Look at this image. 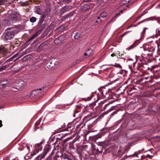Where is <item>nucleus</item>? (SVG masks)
Returning a JSON list of instances; mask_svg holds the SVG:
<instances>
[{
	"mask_svg": "<svg viewBox=\"0 0 160 160\" xmlns=\"http://www.w3.org/2000/svg\"><path fill=\"white\" fill-rule=\"evenodd\" d=\"M89 116H87L85 117L83 119V122H85L84 125H86L88 128V129L90 131H86V133L84 134V137H86L89 132H91V129L92 128L97 122L99 121L98 118L94 120V118H90Z\"/></svg>",
	"mask_w": 160,
	"mask_h": 160,
	"instance_id": "obj_1",
	"label": "nucleus"
},
{
	"mask_svg": "<svg viewBox=\"0 0 160 160\" xmlns=\"http://www.w3.org/2000/svg\"><path fill=\"white\" fill-rule=\"evenodd\" d=\"M20 25H15L13 27L8 28L7 30H10L13 29H15L13 30L7 32L5 36V39L6 41L11 40L13 38L15 35L17 34L18 31V29L19 28Z\"/></svg>",
	"mask_w": 160,
	"mask_h": 160,
	"instance_id": "obj_2",
	"label": "nucleus"
},
{
	"mask_svg": "<svg viewBox=\"0 0 160 160\" xmlns=\"http://www.w3.org/2000/svg\"><path fill=\"white\" fill-rule=\"evenodd\" d=\"M64 137V135L63 134H58L54 137L56 139V141L54 143L55 149H58L59 148H61L64 142L63 140H62Z\"/></svg>",
	"mask_w": 160,
	"mask_h": 160,
	"instance_id": "obj_3",
	"label": "nucleus"
},
{
	"mask_svg": "<svg viewBox=\"0 0 160 160\" xmlns=\"http://www.w3.org/2000/svg\"><path fill=\"white\" fill-rule=\"evenodd\" d=\"M44 88L43 87L42 89L40 88L33 90L31 92L30 97L33 98L41 97L44 95V92L45 91Z\"/></svg>",
	"mask_w": 160,
	"mask_h": 160,
	"instance_id": "obj_4",
	"label": "nucleus"
},
{
	"mask_svg": "<svg viewBox=\"0 0 160 160\" xmlns=\"http://www.w3.org/2000/svg\"><path fill=\"white\" fill-rule=\"evenodd\" d=\"M98 90L102 97H105V98H107V99H110L112 98V96H109V93L111 92V90L109 89L108 91H107L104 87H101L98 89Z\"/></svg>",
	"mask_w": 160,
	"mask_h": 160,
	"instance_id": "obj_5",
	"label": "nucleus"
},
{
	"mask_svg": "<svg viewBox=\"0 0 160 160\" xmlns=\"http://www.w3.org/2000/svg\"><path fill=\"white\" fill-rule=\"evenodd\" d=\"M55 153L56 155L53 157L54 160H71L65 154H63L58 151L56 152Z\"/></svg>",
	"mask_w": 160,
	"mask_h": 160,
	"instance_id": "obj_6",
	"label": "nucleus"
},
{
	"mask_svg": "<svg viewBox=\"0 0 160 160\" xmlns=\"http://www.w3.org/2000/svg\"><path fill=\"white\" fill-rule=\"evenodd\" d=\"M68 140L65 139L63 140V143L62 147L64 150H70L71 149H74V142H71L68 143H66Z\"/></svg>",
	"mask_w": 160,
	"mask_h": 160,
	"instance_id": "obj_7",
	"label": "nucleus"
},
{
	"mask_svg": "<svg viewBox=\"0 0 160 160\" xmlns=\"http://www.w3.org/2000/svg\"><path fill=\"white\" fill-rule=\"evenodd\" d=\"M136 62L133 63V67L135 69L139 70L140 71H145L149 69V68L148 67L147 64L143 63L138 65L137 67H135Z\"/></svg>",
	"mask_w": 160,
	"mask_h": 160,
	"instance_id": "obj_8",
	"label": "nucleus"
},
{
	"mask_svg": "<svg viewBox=\"0 0 160 160\" xmlns=\"http://www.w3.org/2000/svg\"><path fill=\"white\" fill-rule=\"evenodd\" d=\"M51 145L49 144H47L45 146L43 153L41 154V156H38L36 158V160H41V159L43 158L46 155L48 152L51 149Z\"/></svg>",
	"mask_w": 160,
	"mask_h": 160,
	"instance_id": "obj_9",
	"label": "nucleus"
},
{
	"mask_svg": "<svg viewBox=\"0 0 160 160\" xmlns=\"http://www.w3.org/2000/svg\"><path fill=\"white\" fill-rule=\"evenodd\" d=\"M7 46L6 45L0 46V54L3 56H6L8 53L9 51Z\"/></svg>",
	"mask_w": 160,
	"mask_h": 160,
	"instance_id": "obj_10",
	"label": "nucleus"
},
{
	"mask_svg": "<svg viewBox=\"0 0 160 160\" xmlns=\"http://www.w3.org/2000/svg\"><path fill=\"white\" fill-rule=\"evenodd\" d=\"M99 145L100 146H102L103 148H106V147L110 146L109 147L112 150L115 148V145L113 144H111L109 141L100 142H99Z\"/></svg>",
	"mask_w": 160,
	"mask_h": 160,
	"instance_id": "obj_11",
	"label": "nucleus"
},
{
	"mask_svg": "<svg viewBox=\"0 0 160 160\" xmlns=\"http://www.w3.org/2000/svg\"><path fill=\"white\" fill-rule=\"evenodd\" d=\"M99 145L100 146H102L103 148H106V147L110 146L109 147L112 150L115 148V145L113 144H111L109 141L100 142H99Z\"/></svg>",
	"mask_w": 160,
	"mask_h": 160,
	"instance_id": "obj_12",
	"label": "nucleus"
},
{
	"mask_svg": "<svg viewBox=\"0 0 160 160\" xmlns=\"http://www.w3.org/2000/svg\"><path fill=\"white\" fill-rule=\"evenodd\" d=\"M42 143V142H41L40 143H38L37 144H35V146H34V150L32 156L36 154L39 151L42 150V146L41 145Z\"/></svg>",
	"mask_w": 160,
	"mask_h": 160,
	"instance_id": "obj_13",
	"label": "nucleus"
},
{
	"mask_svg": "<svg viewBox=\"0 0 160 160\" xmlns=\"http://www.w3.org/2000/svg\"><path fill=\"white\" fill-rule=\"evenodd\" d=\"M8 18L12 23L16 22L18 20L17 16L15 14H13L10 15Z\"/></svg>",
	"mask_w": 160,
	"mask_h": 160,
	"instance_id": "obj_14",
	"label": "nucleus"
},
{
	"mask_svg": "<svg viewBox=\"0 0 160 160\" xmlns=\"http://www.w3.org/2000/svg\"><path fill=\"white\" fill-rule=\"evenodd\" d=\"M45 13H43L42 15L40 16L39 21L38 23V26H41L43 23L44 21L45 17L46 16Z\"/></svg>",
	"mask_w": 160,
	"mask_h": 160,
	"instance_id": "obj_15",
	"label": "nucleus"
},
{
	"mask_svg": "<svg viewBox=\"0 0 160 160\" xmlns=\"http://www.w3.org/2000/svg\"><path fill=\"white\" fill-rule=\"evenodd\" d=\"M38 35V32H36L34 35H32L31 37L29 38L28 40L25 42V44L27 46L31 42L32 39L34 38L35 37H37Z\"/></svg>",
	"mask_w": 160,
	"mask_h": 160,
	"instance_id": "obj_16",
	"label": "nucleus"
},
{
	"mask_svg": "<svg viewBox=\"0 0 160 160\" xmlns=\"http://www.w3.org/2000/svg\"><path fill=\"white\" fill-rule=\"evenodd\" d=\"M156 19V18L155 17H151L150 18H146V19H145L144 20H143L140 22H139L138 23L134 25L133 26L134 27H136L138 26V25L140 24L143 22H144L148 21L149 20H154Z\"/></svg>",
	"mask_w": 160,
	"mask_h": 160,
	"instance_id": "obj_17",
	"label": "nucleus"
},
{
	"mask_svg": "<svg viewBox=\"0 0 160 160\" xmlns=\"http://www.w3.org/2000/svg\"><path fill=\"white\" fill-rule=\"evenodd\" d=\"M72 128V127H68L67 128H65L64 129H62L61 128H59L58 129L56 130L54 132L53 134H55L56 133H58L59 132H61L63 130L64 131H71L72 129V128L71 129V128Z\"/></svg>",
	"mask_w": 160,
	"mask_h": 160,
	"instance_id": "obj_18",
	"label": "nucleus"
},
{
	"mask_svg": "<svg viewBox=\"0 0 160 160\" xmlns=\"http://www.w3.org/2000/svg\"><path fill=\"white\" fill-rule=\"evenodd\" d=\"M2 25L4 26H9L11 25V22L10 20L6 19L3 20L2 22Z\"/></svg>",
	"mask_w": 160,
	"mask_h": 160,
	"instance_id": "obj_19",
	"label": "nucleus"
},
{
	"mask_svg": "<svg viewBox=\"0 0 160 160\" xmlns=\"http://www.w3.org/2000/svg\"><path fill=\"white\" fill-rule=\"evenodd\" d=\"M140 43L139 40L135 41L129 47L127 48L126 49L129 50L134 48L136 47Z\"/></svg>",
	"mask_w": 160,
	"mask_h": 160,
	"instance_id": "obj_20",
	"label": "nucleus"
},
{
	"mask_svg": "<svg viewBox=\"0 0 160 160\" xmlns=\"http://www.w3.org/2000/svg\"><path fill=\"white\" fill-rule=\"evenodd\" d=\"M127 91L126 92L128 93V95H132L134 92H131V91H132L134 90H135L136 89L133 87H127Z\"/></svg>",
	"mask_w": 160,
	"mask_h": 160,
	"instance_id": "obj_21",
	"label": "nucleus"
},
{
	"mask_svg": "<svg viewBox=\"0 0 160 160\" xmlns=\"http://www.w3.org/2000/svg\"><path fill=\"white\" fill-rule=\"evenodd\" d=\"M53 25L51 24L46 29L44 32L46 34H48L53 27Z\"/></svg>",
	"mask_w": 160,
	"mask_h": 160,
	"instance_id": "obj_22",
	"label": "nucleus"
},
{
	"mask_svg": "<svg viewBox=\"0 0 160 160\" xmlns=\"http://www.w3.org/2000/svg\"><path fill=\"white\" fill-rule=\"evenodd\" d=\"M102 135V133H100L95 136H94L93 137V140L96 141L98 139L101 138Z\"/></svg>",
	"mask_w": 160,
	"mask_h": 160,
	"instance_id": "obj_23",
	"label": "nucleus"
},
{
	"mask_svg": "<svg viewBox=\"0 0 160 160\" xmlns=\"http://www.w3.org/2000/svg\"><path fill=\"white\" fill-rule=\"evenodd\" d=\"M70 9V8H69L68 6H65L61 9V12L62 13H64L68 11H69Z\"/></svg>",
	"mask_w": 160,
	"mask_h": 160,
	"instance_id": "obj_24",
	"label": "nucleus"
},
{
	"mask_svg": "<svg viewBox=\"0 0 160 160\" xmlns=\"http://www.w3.org/2000/svg\"><path fill=\"white\" fill-rule=\"evenodd\" d=\"M79 111H78V109H76L74 111V112L73 113V117H75L76 116H77V118L76 119L77 120H78L79 118H78V116H79Z\"/></svg>",
	"mask_w": 160,
	"mask_h": 160,
	"instance_id": "obj_25",
	"label": "nucleus"
},
{
	"mask_svg": "<svg viewBox=\"0 0 160 160\" xmlns=\"http://www.w3.org/2000/svg\"><path fill=\"white\" fill-rule=\"evenodd\" d=\"M58 150V149H55V146H54V149L52 151L50 155L48 157V159H49V160H54L53 159H53H52V156L55 153V151H56L57 150Z\"/></svg>",
	"mask_w": 160,
	"mask_h": 160,
	"instance_id": "obj_26",
	"label": "nucleus"
},
{
	"mask_svg": "<svg viewBox=\"0 0 160 160\" xmlns=\"http://www.w3.org/2000/svg\"><path fill=\"white\" fill-rule=\"evenodd\" d=\"M9 82L8 80H6L1 81V84L3 85L4 88L8 86Z\"/></svg>",
	"mask_w": 160,
	"mask_h": 160,
	"instance_id": "obj_27",
	"label": "nucleus"
},
{
	"mask_svg": "<svg viewBox=\"0 0 160 160\" xmlns=\"http://www.w3.org/2000/svg\"><path fill=\"white\" fill-rule=\"evenodd\" d=\"M48 25V23L47 22H44V23L43 24H42V25L41 26H38V27H39L41 28V30L42 31Z\"/></svg>",
	"mask_w": 160,
	"mask_h": 160,
	"instance_id": "obj_28",
	"label": "nucleus"
},
{
	"mask_svg": "<svg viewBox=\"0 0 160 160\" xmlns=\"http://www.w3.org/2000/svg\"><path fill=\"white\" fill-rule=\"evenodd\" d=\"M95 92H92L91 95V96L90 97H88L87 98H82V100H83L85 101L90 100L93 96V93H95Z\"/></svg>",
	"mask_w": 160,
	"mask_h": 160,
	"instance_id": "obj_29",
	"label": "nucleus"
},
{
	"mask_svg": "<svg viewBox=\"0 0 160 160\" xmlns=\"http://www.w3.org/2000/svg\"><path fill=\"white\" fill-rule=\"evenodd\" d=\"M62 37L60 36L54 40V42L56 44H58L61 42Z\"/></svg>",
	"mask_w": 160,
	"mask_h": 160,
	"instance_id": "obj_30",
	"label": "nucleus"
},
{
	"mask_svg": "<svg viewBox=\"0 0 160 160\" xmlns=\"http://www.w3.org/2000/svg\"><path fill=\"white\" fill-rule=\"evenodd\" d=\"M106 148L105 149V151L104 152V154H106L108 153H110L112 151V150L109 147L108 148Z\"/></svg>",
	"mask_w": 160,
	"mask_h": 160,
	"instance_id": "obj_31",
	"label": "nucleus"
},
{
	"mask_svg": "<svg viewBox=\"0 0 160 160\" xmlns=\"http://www.w3.org/2000/svg\"><path fill=\"white\" fill-rule=\"evenodd\" d=\"M147 105L145 106L143 104H142V108H139L138 109L139 110L142 109L143 111H147L148 110L147 109Z\"/></svg>",
	"mask_w": 160,
	"mask_h": 160,
	"instance_id": "obj_32",
	"label": "nucleus"
},
{
	"mask_svg": "<svg viewBox=\"0 0 160 160\" xmlns=\"http://www.w3.org/2000/svg\"><path fill=\"white\" fill-rule=\"evenodd\" d=\"M81 34L78 32H76L75 33L74 38L76 39H78L80 37Z\"/></svg>",
	"mask_w": 160,
	"mask_h": 160,
	"instance_id": "obj_33",
	"label": "nucleus"
},
{
	"mask_svg": "<svg viewBox=\"0 0 160 160\" xmlns=\"http://www.w3.org/2000/svg\"><path fill=\"white\" fill-rule=\"evenodd\" d=\"M36 12L37 14L42 15V12L40 8H37Z\"/></svg>",
	"mask_w": 160,
	"mask_h": 160,
	"instance_id": "obj_34",
	"label": "nucleus"
},
{
	"mask_svg": "<svg viewBox=\"0 0 160 160\" xmlns=\"http://www.w3.org/2000/svg\"><path fill=\"white\" fill-rule=\"evenodd\" d=\"M120 15V13H118L115 14V15L112 18L110 21L108 23L111 22L113 20L115 19L118 16Z\"/></svg>",
	"mask_w": 160,
	"mask_h": 160,
	"instance_id": "obj_35",
	"label": "nucleus"
},
{
	"mask_svg": "<svg viewBox=\"0 0 160 160\" xmlns=\"http://www.w3.org/2000/svg\"><path fill=\"white\" fill-rule=\"evenodd\" d=\"M37 20V18L34 17H31L30 19V21L31 22H34Z\"/></svg>",
	"mask_w": 160,
	"mask_h": 160,
	"instance_id": "obj_36",
	"label": "nucleus"
},
{
	"mask_svg": "<svg viewBox=\"0 0 160 160\" xmlns=\"http://www.w3.org/2000/svg\"><path fill=\"white\" fill-rule=\"evenodd\" d=\"M148 29V28H143V31H142V32L141 34V38L143 37V36L144 35V34L145 33L146 31Z\"/></svg>",
	"mask_w": 160,
	"mask_h": 160,
	"instance_id": "obj_37",
	"label": "nucleus"
},
{
	"mask_svg": "<svg viewBox=\"0 0 160 160\" xmlns=\"http://www.w3.org/2000/svg\"><path fill=\"white\" fill-rule=\"evenodd\" d=\"M92 52V49L91 48H88L86 50V52L88 53V56L91 55Z\"/></svg>",
	"mask_w": 160,
	"mask_h": 160,
	"instance_id": "obj_38",
	"label": "nucleus"
},
{
	"mask_svg": "<svg viewBox=\"0 0 160 160\" xmlns=\"http://www.w3.org/2000/svg\"><path fill=\"white\" fill-rule=\"evenodd\" d=\"M81 102V101H79L78 102V103L79 104H80V105H76V107H77V108L78 109H80L82 107H84V106L82 104H81L80 103V102Z\"/></svg>",
	"mask_w": 160,
	"mask_h": 160,
	"instance_id": "obj_39",
	"label": "nucleus"
},
{
	"mask_svg": "<svg viewBox=\"0 0 160 160\" xmlns=\"http://www.w3.org/2000/svg\"><path fill=\"white\" fill-rule=\"evenodd\" d=\"M64 27L62 26H59V27H58L57 29L59 31H62L64 29Z\"/></svg>",
	"mask_w": 160,
	"mask_h": 160,
	"instance_id": "obj_40",
	"label": "nucleus"
},
{
	"mask_svg": "<svg viewBox=\"0 0 160 160\" xmlns=\"http://www.w3.org/2000/svg\"><path fill=\"white\" fill-rule=\"evenodd\" d=\"M114 67L118 68H122V66L119 64L115 63L114 65H113Z\"/></svg>",
	"mask_w": 160,
	"mask_h": 160,
	"instance_id": "obj_41",
	"label": "nucleus"
},
{
	"mask_svg": "<svg viewBox=\"0 0 160 160\" xmlns=\"http://www.w3.org/2000/svg\"><path fill=\"white\" fill-rule=\"evenodd\" d=\"M95 151L96 152V153H101L103 151V149L102 147L101 148V149L100 150H99V149L97 148H96V150H95Z\"/></svg>",
	"mask_w": 160,
	"mask_h": 160,
	"instance_id": "obj_42",
	"label": "nucleus"
},
{
	"mask_svg": "<svg viewBox=\"0 0 160 160\" xmlns=\"http://www.w3.org/2000/svg\"><path fill=\"white\" fill-rule=\"evenodd\" d=\"M121 152V150H119L117 153V156H118L120 157H122V154H120V153Z\"/></svg>",
	"mask_w": 160,
	"mask_h": 160,
	"instance_id": "obj_43",
	"label": "nucleus"
},
{
	"mask_svg": "<svg viewBox=\"0 0 160 160\" xmlns=\"http://www.w3.org/2000/svg\"><path fill=\"white\" fill-rule=\"evenodd\" d=\"M14 59V57H13V56H12V57L10 58L9 59L7 60L5 62H10L12 61V60H13Z\"/></svg>",
	"mask_w": 160,
	"mask_h": 160,
	"instance_id": "obj_44",
	"label": "nucleus"
},
{
	"mask_svg": "<svg viewBox=\"0 0 160 160\" xmlns=\"http://www.w3.org/2000/svg\"><path fill=\"white\" fill-rule=\"evenodd\" d=\"M96 146L95 145L92 144V151L93 152H94L95 151V150H96Z\"/></svg>",
	"mask_w": 160,
	"mask_h": 160,
	"instance_id": "obj_45",
	"label": "nucleus"
},
{
	"mask_svg": "<svg viewBox=\"0 0 160 160\" xmlns=\"http://www.w3.org/2000/svg\"><path fill=\"white\" fill-rule=\"evenodd\" d=\"M72 0H62V2L64 3H68L70 2Z\"/></svg>",
	"mask_w": 160,
	"mask_h": 160,
	"instance_id": "obj_46",
	"label": "nucleus"
},
{
	"mask_svg": "<svg viewBox=\"0 0 160 160\" xmlns=\"http://www.w3.org/2000/svg\"><path fill=\"white\" fill-rule=\"evenodd\" d=\"M131 32V31H127V32H124V33H123V34H122L121 36H120V37H121V38H122L124 36L126 35L128 33H129V32Z\"/></svg>",
	"mask_w": 160,
	"mask_h": 160,
	"instance_id": "obj_47",
	"label": "nucleus"
},
{
	"mask_svg": "<svg viewBox=\"0 0 160 160\" xmlns=\"http://www.w3.org/2000/svg\"><path fill=\"white\" fill-rule=\"evenodd\" d=\"M106 100H104L102 101H101L100 103H99V106L100 107H102V105L105 102Z\"/></svg>",
	"mask_w": 160,
	"mask_h": 160,
	"instance_id": "obj_48",
	"label": "nucleus"
},
{
	"mask_svg": "<svg viewBox=\"0 0 160 160\" xmlns=\"http://www.w3.org/2000/svg\"><path fill=\"white\" fill-rule=\"evenodd\" d=\"M6 0H0V5H4Z\"/></svg>",
	"mask_w": 160,
	"mask_h": 160,
	"instance_id": "obj_49",
	"label": "nucleus"
},
{
	"mask_svg": "<svg viewBox=\"0 0 160 160\" xmlns=\"http://www.w3.org/2000/svg\"><path fill=\"white\" fill-rule=\"evenodd\" d=\"M70 15V14H67L66 16L63 17L62 18L64 20L66 18H67Z\"/></svg>",
	"mask_w": 160,
	"mask_h": 160,
	"instance_id": "obj_50",
	"label": "nucleus"
},
{
	"mask_svg": "<svg viewBox=\"0 0 160 160\" xmlns=\"http://www.w3.org/2000/svg\"><path fill=\"white\" fill-rule=\"evenodd\" d=\"M14 0H6V2L8 3H11L14 1Z\"/></svg>",
	"mask_w": 160,
	"mask_h": 160,
	"instance_id": "obj_51",
	"label": "nucleus"
},
{
	"mask_svg": "<svg viewBox=\"0 0 160 160\" xmlns=\"http://www.w3.org/2000/svg\"><path fill=\"white\" fill-rule=\"evenodd\" d=\"M109 105V103H108L106 104H105L103 108V110H105V109H106L107 107Z\"/></svg>",
	"mask_w": 160,
	"mask_h": 160,
	"instance_id": "obj_52",
	"label": "nucleus"
},
{
	"mask_svg": "<svg viewBox=\"0 0 160 160\" xmlns=\"http://www.w3.org/2000/svg\"><path fill=\"white\" fill-rule=\"evenodd\" d=\"M7 66L6 65H4L2 66L1 68L2 70V71L5 69L7 68Z\"/></svg>",
	"mask_w": 160,
	"mask_h": 160,
	"instance_id": "obj_53",
	"label": "nucleus"
},
{
	"mask_svg": "<svg viewBox=\"0 0 160 160\" xmlns=\"http://www.w3.org/2000/svg\"><path fill=\"white\" fill-rule=\"evenodd\" d=\"M83 7L86 8V9H87L89 8V6L88 4H85L83 5Z\"/></svg>",
	"mask_w": 160,
	"mask_h": 160,
	"instance_id": "obj_54",
	"label": "nucleus"
},
{
	"mask_svg": "<svg viewBox=\"0 0 160 160\" xmlns=\"http://www.w3.org/2000/svg\"><path fill=\"white\" fill-rule=\"evenodd\" d=\"M104 14L105 13L104 12L101 13L100 15V17L102 18H104L106 16V15H104Z\"/></svg>",
	"mask_w": 160,
	"mask_h": 160,
	"instance_id": "obj_55",
	"label": "nucleus"
},
{
	"mask_svg": "<svg viewBox=\"0 0 160 160\" xmlns=\"http://www.w3.org/2000/svg\"><path fill=\"white\" fill-rule=\"evenodd\" d=\"M18 55H19V54L17 53L16 54H15L13 56V57H14V58H16L17 57H18Z\"/></svg>",
	"mask_w": 160,
	"mask_h": 160,
	"instance_id": "obj_56",
	"label": "nucleus"
},
{
	"mask_svg": "<svg viewBox=\"0 0 160 160\" xmlns=\"http://www.w3.org/2000/svg\"><path fill=\"white\" fill-rule=\"evenodd\" d=\"M130 156H125L123 158H122V159H123V160H125V159H126V158H127V157H130Z\"/></svg>",
	"mask_w": 160,
	"mask_h": 160,
	"instance_id": "obj_57",
	"label": "nucleus"
},
{
	"mask_svg": "<svg viewBox=\"0 0 160 160\" xmlns=\"http://www.w3.org/2000/svg\"><path fill=\"white\" fill-rule=\"evenodd\" d=\"M4 88L3 85L1 84V81H0V88Z\"/></svg>",
	"mask_w": 160,
	"mask_h": 160,
	"instance_id": "obj_58",
	"label": "nucleus"
},
{
	"mask_svg": "<svg viewBox=\"0 0 160 160\" xmlns=\"http://www.w3.org/2000/svg\"><path fill=\"white\" fill-rule=\"evenodd\" d=\"M111 56L112 57H113L115 56H116V55L114 53H112L111 55Z\"/></svg>",
	"mask_w": 160,
	"mask_h": 160,
	"instance_id": "obj_59",
	"label": "nucleus"
},
{
	"mask_svg": "<svg viewBox=\"0 0 160 160\" xmlns=\"http://www.w3.org/2000/svg\"><path fill=\"white\" fill-rule=\"evenodd\" d=\"M117 112H118V111L117 110L115 111L114 112H113V113H112V115H114V114L116 113Z\"/></svg>",
	"mask_w": 160,
	"mask_h": 160,
	"instance_id": "obj_60",
	"label": "nucleus"
},
{
	"mask_svg": "<svg viewBox=\"0 0 160 160\" xmlns=\"http://www.w3.org/2000/svg\"><path fill=\"white\" fill-rule=\"evenodd\" d=\"M114 101H115V100H112V101H110L108 103H109V104H112V103Z\"/></svg>",
	"mask_w": 160,
	"mask_h": 160,
	"instance_id": "obj_61",
	"label": "nucleus"
},
{
	"mask_svg": "<svg viewBox=\"0 0 160 160\" xmlns=\"http://www.w3.org/2000/svg\"><path fill=\"white\" fill-rule=\"evenodd\" d=\"M118 56H121V57H122V56H123L124 54H120V52H119L118 53Z\"/></svg>",
	"mask_w": 160,
	"mask_h": 160,
	"instance_id": "obj_62",
	"label": "nucleus"
},
{
	"mask_svg": "<svg viewBox=\"0 0 160 160\" xmlns=\"http://www.w3.org/2000/svg\"><path fill=\"white\" fill-rule=\"evenodd\" d=\"M2 121L1 120H0V127H1L2 126Z\"/></svg>",
	"mask_w": 160,
	"mask_h": 160,
	"instance_id": "obj_63",
	"label": "nucleus"
},
{
	"mask_svg": "<svg viewBox=\"0 0 160 160\" xmlns=\"http://www.w3.org/2000/svg\"><path fill=\"white\" fill-rule=\"evenodd\" d=\"M3 160H9L8 158H3Z\"/></svg>",
	"mask_w": 160,
	"mask_h": 160,
	"instance_id": "obj_64",
	"label": "nucleus"
}]
</instances>
